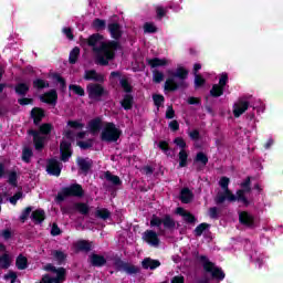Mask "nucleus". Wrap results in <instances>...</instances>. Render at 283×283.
I'll return each instance as SVG.
<instances>
[{
    "label": "nucleus",
    "instance_id": "obj_57",
    "mask_svg": "<svg viewBox=\"0 0 283 283\" xmlns=\"http://www.w3.org/2000/svg\"><path fill=\"white\" fill-rule=\"evenodd\" d=\"M61 154V160L63 163H67L70 158H72V150H60Z\"/></svg>",
    "mask_w": 283,
    "mask_h": 283
},
{
    "label": "nucleus",
    "instance_id": "obj_37",
    "mask_svg": "<svg viewBox=\"0 0 283 283\" xmlns=\"http://www.w3.org/2000/svg\"><path fill=\"white\" fill-rule=\"evenodd\" d=\"M15 266L19 271H25L28 269V258L19 254L15 259Z\"/></svg>",
    "mask_w": 283,
    "mask_h": 283
},
{
    "label": "nucleus",
    "instance_id": "obj_20",
    "mask_svg": "<svg viewBox=\"0 0 283 283\" xmlns=\"http://www.w3.org/2000/svg\"><path fill=\"white\" fill-rule=\"evenodd\" d=\"M249 109V102L240 101L233 105V114L235 118H240L244 112Z\"/></svg>",
    "mask_w": 283,
    "mask_h": 283
},
{
    "label": "nucleus",
    "instance_id": "obj_24",
    "mask_svg": "<svg viewBox=\"0 0 283 283\" xmlns=\"http://www.w3.org/2000/svg\"><path fill=\"white\" fill-rule=\"evenodd\" d=\"M73 211H77L81 216H90V206L85 202H75L73 205Z\"/></svg>",
    "mask_w": 283,
    "mask_h": 283
},
{
    "label": "nucleus",
    "instance_id": "obj_58",
    "mask_svg": "<svg viewBox=\"0 0 283 283\" xmlns=\"http://www.w3.org/2000/svg\"><path fill=\"white\" fill-rule=\"evenodd\" d=\"M224 200H229V196H227V192L226 191H224V193L219 192L216 197L217 205H222V202H224Z\"/></svg>",
    "mask_w": 283,
    "mask_h": 283
},
{
    "label": "nucleus",
    "instance_id": "obj_13",
    "mask_svg": "<svg viewBox=\"0 0 283 283\" xmlns=\"http://www.w3.org/2000/svg\"><path fill=\"white\" fill-rule=\"evenodd\" d=\"M29 136L33 137V145L36 151H43L45 148V137L39 135V130L29 129Z\"/></svg>",
    "mask_w": 283,
    "mask_h": 283
},
{
    "label": "nucleus",
    "instance_id": "obj_33",
    "mask_svg": "<svg viewBox=\"0 0 283 283\" xmlns=\"http://www.w3.org/2000/svg\"><path fill=\"white\" fill-rule=\"evenodd\" d=\"M39 127V135L42 134V136H50L52 134V129H54V126L50 123H43L38 126Z\"/></svg>",
    "mask_w": 283,
    "mask_h": 283
},
{
    "label": "nucleus",
    "instance_id": "obj_53",
    "mask_svg": "<svg viewBox=\"0 0 283 283\" xmlns=\"http://www.w3.org/2000/svg\"><path fill=\"white\" fill-rule=\"evenodd\" d=\"M209 224L207 223H200L196 229H195V235L200 237L205 231H207V228Z\"/></svg>",
    "mask_w": 283,
    "mask_h": 283
},
{
    "label": "nucleus",
    "instance_id": "obj_34",
    "mask_svg": "<svg viewBox=\"0 0 283 283\" xmlns=\"http://www.w3.org/2000/svg\"><path fill=\"white\" fill-rule=\"evenodd\" d=\"M78 56H81V49L78 46H75L70 52L69 63L71 65H76V63L78 61Z\"/></svg>",
    "mask_w": 283,
    "mask_h": 283
},
{
    "label": "nucleus",
    "instance_id": "obj_40",
    "mask_svg": "<svg viewBox=\"0 0 283 283\" xmlns=\"http://www.w3.org/2000/svg\"><path fill=\"white\" fill-rule=\"evenodd\" d=\"M122 271H124L125 273H128V275H134V274L138 273L140 271V269H138V266H135L133 264L123 263Z\"/></svg>",
    "mask_w": 283,
    "mask_h": 283
},
{
    "label": "nucleus",
    "instance_id": "obj_17",
    "mask_svg": "<svg viewBox=\"0 0 283 283\" xmlns=\"http://www.w3.org/2000/svg\"><path fill=\"white\" fill-rule=\"evenodd\" d=\"M76 163L80 171H82L84 176H87L90 174L92 166L94 165V161H92V159L83 157H78Z\"/></svg>",
    "mask_w": 283,
    "mask_h": 283
},
{
    "label": "nucleus",
    "instance_id": "obj_8",
    "mask_svg": "<svg viewBox=\"0 0 283 283\" xmlns=\"http://www.w3.org/2000/svg\"><path fill=\"white\" fill-rule=\"evenodd\" d=\"M242 189L237 192L235 200H239V202H243L245 207L249 205V200L247 197H244L245 193L251 192V177H248L244 182L241 184Z\"/></svg>",
    "mask_w": 283,
    "mask_h": 283
},
{
    "label": "nucleus",
    "instance_id": "obj_59",
    "mask_svg": "<svg viewBox=\"0 0 283 283\" xmlns=\"http://www.w3.org/2000/svg\"><path fill=\"white\" fill-rule=\"evenodd\" d=\"M19 105L25 106V105H33L34 99L30 97H21L18 99Z\"/></svg>",
    "mask_w": 283,
    "mask_h": 283
},
{
    "label": "nucleus",
    "instance_id": "obj_1",
    "mask_svg": "<svg viewBox=\"0 0 283 283\" xmlns=\"http://www.w3.org/2000/svg\"><path fill=\"white\" fill-rule=\"evenodd\" d=\"M88 48H92L93 54H95L96 65H107V41L101 33H93L86 40Z\"/></svg>",
    "mask_w": 283,
    "mask_h": 283
},
{
    "label": "nucleus",
    "instance_id": "obj_56",
    "mask_svg": "<svg viewBox=\"0 0 283 283\" xmlns=\"http://www.w3.org/2000/svg\"><path fill=\"white\" fill-rule=\"evenodd\" d=\"M153 99H154V103H155L157 109H159L160 105H163V103H165V96H163V95H154Z\"/></svg>",
    "mask_w": 283,
    "mask_h": 283
},
{
    "label": "nucleus",
    "instance_id": "obj_16",
    "mask_svg": "<svg viewBox=\"0 0 283 283\" xmlns=\"http://www.w3.org/2000/svg\"><path fill=\"white\" fill-rule=\"evenodd\" d=\"M41 103H46V105H56V103L59 102V93H56V90H51L46 93H44L41 97H40Z\"/></svg>",
    "mask_w": 283,
    "mask_h": 283
},
{
    "label": "nucleus",
    "instance_id": "obj_30",
    "mask_svg": "<svg viewBox=\"0 0 283 283\" xmlns=\"http://www.w3.org/2000/svg\"><path fill=\"white\" fill-rule=\"evenodd\" d=\"M142 266L144 269H150V271H154V269H158V266H160V261L147 258L142 262Z\"/></svg>",
    "mask_w": 283,
    "mask_h": 283
},
{
    "label": "nucleus",
    "instance_id": "obj_64",
    "mask_svg": "<svg viewBox=\"0 0 283 283\" xmlns=\"http://www.w3.org/2000/svg\"><path fill=\"white\" fill-rule=\"evenodd\" d=\"M40 282L41 283H54V277L50 276V274H44Z\"/></svg>",
    "mask_w": 283,
    "mask_h": 283
},
{
    "label": "nucleus",
    "instance_id": "obj_51",
    "mask_svg": "<svg viewBox=\"0 0 283 283\" xmlns=\"http://www.w3.org/2000/svg\"><path fill=\"white\" fill-rule=\"evenodd\" d=\"M195 163H201L205 167L207 163H209V158L207 157V155H205V153H198L195 158Z\"/></svg>",
    "mask_w": 283,
    "mask_h": 283
},
{
    "label": "nucleus",
    "instance_id": "obj_46",
    "mask_svg": "<svg viewBox=\"0 0 283 283\" xmlns=\"http://www.w3.org/2000/svg\"><path fill=\"white\" fill-rule=\"evenodd\" d=\"M77 147L83 150L92 149L94 147V139H87L86 142H77Z\"/></svg>",
    "mask_w": 283,
    "mask_h": 283
},
{
    "label": "nucleus",
    "instance_id": "obj_32",
    "mask_svg": "<svg viewBox=\"0 0 283 283\" xmlns=\"http://www.w3.org/2000/svg\"><path fill=\"white\" fill-rule=\"evenodd\" d=\"M120 45L118 44V41H112L107 44V60L114 59V54L116 50H118Z\"/></svg>",
    "mask_w": 283,
    "mask_h": 283
},
{
    "label": "nucleus",
    "instance_id": "obj_7",
    "mask_svg": "<svg viewBox=\"0 0 283 283\" xmlns=\"http://www.w3.org/2000/svg\"><path fill=\"white\" fill-rule=\"evenodd\" d=\"M201 262H203L205 271H207V273H211L212 277H216L217 280H224V272H222V269L216 266V264L207 260L205 256H201Z\"/></svg>",
    "mask_w": 283,
    "mask_h": 283
},
{
    "label": "nucleus",
    "instance_id": "obj_18",
    "mask_svg": "<svg viewBox=\"0 0 283 283\" xmlns=\"http://www.w3.org/2000/svg\"><path fill=\"white\" fill-rule=\"evenodd\" d=\"M44 117H45V109L41 107H33L31 109V118L33 119V125H35V127H39V125H41Z\"/></svg>",
    "mask_w": 283,
    "mask_h": 283
},
{
    "label": "nucleus",
    "instance_id": "obj_43",
    "mask_svg": "<svg viewBox=\"0 0 283 283\" xmlns=\"http://www.w3.org/2000/svg\"><path fill=\"white\" fill-rule=\"evenodd\" d=\"M8 182L11 185V187H18V185H19V175L17 174L15 170L9 171Z\"/></svg>",
    "mask_w": 283,
    "mask_h": 283
},
{
    "label": "nucleus",
    "instance_id": "obj_28",
    "mask_svg": "<svg viewBox=\"0 0 283 283\" xmlns=\"http://www.w3.org/2000/svg\"><path fill=\"white\" fill-rule=\"evenodd\" d=\"M9 266H12V258L8 252H4L0 255V269L6 271Z\"/></svg>",
    "mask_w": 283,
    "mask_h": 283
},
{
    "label": "nucleus",
    "instance_id": "obj_14",
    "mask_svg": "<svg viewBox=\"0 0 283 283\" xmlns=\"http://www.w3.org/2000/svg\"><path fill=\"white\" fill-rule=\"evenodd\" d=\"M107 180L111 185H113L108 186V191L111 192L112 198H116V191H118V187L122 185L120 178L107 172Z\"/></svg>",
    "mask_w": 283,
    "mask_h": 283
},
{
    "label": "nucleus",
    "instance_id": "obj_52",
    "mask_svg": "<svg viewBox=\"0 0 283 283\" xmlns=\"http://www.w3.org/2000/svg\"><path fill=\"white\" fill-rule=\"evenodd\" d=\"M67 126L71 127V129H83L85 124L81 123L80 120H69Z\"/></svg>",
    "mask_w": 283,
    "mask_h": 283
},
{
    "label": "nucleus",
    "instance_id": "obj_5",
    "mask_svg": "<svg viewBox=\"0 0 283 283\" xmlns=\"http://www.w3.org/2000/svg\"><path fill=\"white\" fill-rule=\"evenodd\" d=\"M163 224L165 229H169L170 231L176 229V221L171 218V216L166 214L163 219H160L158 216L154 214L150 220V227H157L159 233H165V230L161 228Z\"/></svg>",
    "mask_w": 283,
    "mask_h": 283
},
{
    "label": "nucleus",
    "instance_id": "obj_55",
    "mask_svg": "<svg viewBox=\"0 0 283 283\" xmlns=\"http://www.w3.org/2000/svg\"><path fill=\"white\" fill-rule=\"evenodd\" d=\"M60 151H72V143L62 140L60 143Z\"/></svg>",
    "mask_w": 283,
    "mask_h": 283
},
{
    "label": "nucleus",
    "instance_id": "obj_26",
    "mask_svg": "<svg viewBox=\"0 0 283 283\" xmlns=\"http://www.w3.org/2000/svg\"><path fill=\"white\" fill-rule=\"evenodd\" d=\"M177 213L178 216L184 217L185 222H188V224H193L196 222V217L184 208H177Z\"/></svg>",
    "mask_w": 283,
    "mask_h": 283
},
{
    "label": "nucleus",
    "instance_id": "obj_42",
    "mask_svg": "<svg viewBox=\"0 0 283 283\" xmlns=\"http://www.w3.org/2000/svg\"><path fill=\"white\" fill-rule=\"evenodd\" d=\"M33 87L34 90H45L50 87V83L43 78H36L33 81Z\"/></svg>",
    "mask_w": 283,
    "mask_h": 283
},
{
    "label": "nucleus",
    "instance_id": "obj_22",
    "mask_svg": "<svg viewBox=\"0 0 283 283\" xmlns=\"http://www.w3.org/2000/svg\"><path fill=\"white\" fill-rule=\"evenodd\" d=\"M30 218L34 224H43L45 222V210L36 209L31 212Z\"/></svg>",
    "mask_w": 283,
    "mask_h": 283
},
{
    "label": "nucleus",
    "instance_id": "obj_61",
    "mask_svg": "<svg viewBox=\"0 0 283 283\" xmlns=\"http://www.w3.org/2000/svg\"><path fill=\"white\" fill-rule=\"evenodd\" d=\"M63 34H65L66 39H69V41H74V33L72 32V28H64L62 30Z\"/></svg>",
    "mask_w": 283,
    "mask_h": 283
},
{
    "label": "nucleus",
    "instance_id": "obj_27",
    "mask_svg": "<svg viewBox=\"0 0 283 283\" xmlns=\"http://www.w3.org/2000/svg\"><path fill=\"white\" fill-rule=\"evenodd\" d=\"M75 249H77V251H82L84 253H90V251H92V242H90L87 240H80L76 242Z\"/></svg>",
    "mask_w": 283,
    "mask_h": 283
},
{
    "label": "nucleus",
    "instance_id": "obj_2",
    "mask_svg": "<svg viewBox=\"0 0 283 283\" xmlns=\"http://www.w3.org/2000/svg\"><path fill=\"white\" fill-rule=\"evenodd\" d=\"M168 78L165 82L164 90L168 92H176L180 87H188L187 77L189 76V71L180 66L174 72V70L167 71Z\"/></svg>",
    "mask_w": 283,
    "mask_h": 283
},
{
    "label": "nucleus",
    "instance_id": "obj_23",
    "mask_svg": "<svg viewBox=\"0 0 283 283\" xmlns=\"http://www.w3.org/2000/svg\"><path fill=\"white\" fill-rule=\"evenodd\" d=\"M147 63H148V65H150V67H165V66L169 65V63H171V61H169L168 59L154 57V59H148Z\"/></svg>",
    "mask_w": 283,
    "mask_h": 283
},
{
    "label": "nucleus",
    "instance_id": "obj_49",
    "mask_svg": "<svg viewBox=\"0 0 283 283\" xmlns=\"http://www.w3.org/2000/svg\"><path fill=\"white\" fill-rule=\"evenodd\" d=\"M105 25H106L105 20H101L98 18H96L92 23V28H94V30H96L97 32L98 30H105Z\"/></svg>",
    "mask_w": 283,
    "mask_h": 283
},
{
    "label": "nucleus",
    "instance_id": "obj_35",
    "mask_svg": "<svg viewBox=\"0 0 283 283\" xmlns=\"http://www.w3.org/2000/svg\"><path fill=\"white\" fill-rule=\"evenodd\" d=\"M54 273H56V276L53 277L54 283L65 282V277L67 276V270L65 268H57Z\"/></svg>",
    "mask_w": 283,
    "mask_h": 283
},
{
    "label": "nucleus",
    "instance_id": "obj_41",
    "mask_svg": "<svg viewBox=\"0 0 283 283\" xmlns=\"http://www.w3.org/2000/svg\"><path fill=\"white\" fill-rule=\"evenodd\" d=\"M52 77L53 81H56V83L60 84L62 92H65V90H67V82L63 76H61L59 73H53Z\"/></svg>",
    "mask_w": 283,
    "mask_h": 283
},
{
    "label": "nucleus",
    "instance_id": "obj_48",
    "mask_svg": "<svg viewBox=\"0 0 283 283\" xmlns=\"http://www.w3.org/2000/svg\"><path fill=\"white\" fill-rule=\"evenodd\" d=\"M69 90H72L77 96H85V88H83L81 85L71 84Z\"/></svg>",
    "mask_w": 283,
    "mask_h": 283
},
{
    "label": "nucleus",
    "instance_id": "obj_3",
    "mask_svg": "<svg viewBox=\"0 0 283 283\" xmlns=\"http://www.w3.org/2000/svg\"><path fill=\"white\" fill-rule=\"evenodd\" d=\"M85 196V190L81 184H72L69 187L62 188L55 198L56 202H64L66 198H83Z\"/></svg>",
    "mask_w": 283,
    "mask_h": 283
},
{
    "label": "nucleus",
    "instance_id": "obj_6",
    "mask_svg": "<svg viewBox=\"0 0 283 283\" xmlns=\"http://www.w3.org/2000/svg\"><path fill=\"white\" fill-rule=\"evenodd\" d=\"M86 92L91 101H101L105 94V87L98 83H90L86 85Z\"/></svg>",
    "mask_w": 283,
    "mask_h": 283
},
{
    "label": "nucleus",
    "instance_id": "obj_31",
    "mask_svg": "<svg viewBox=\"0 0 283 283\" xmlns=\"http://www.w3.org/2000/svg\"><path fill=\"white\" fill-rule=\"evenodd\" d=\"M180 200L184 205H189L193 200V192L189 188H184L180 193Z\"/></svg>",
    "mask_w": 283,
    "mask_h": 283
},
{
    "label": "nucleus",
    "instance_id": "obj_60",
    "mask_svg": "<svg viewBox=\"0 0 283 283\" xmlns=\"http://www.w3.org/2000/svg\"><path fill=\"white\" fill-rule=\"evenodd\" d=\"M17 272L14 271H9L7 274H4V280H11V283H15L17 282Z\"/></svg>",
    "mask_w": 283,
    "mask_h": 283
},
{
    "label": "nucleus",
    "instance_id": "obj_19",
    "mask_svg": "<svg viewBox=\"0 0 283 283\" xmlns=\"http://www.w3.org/2000/svg\"><path fill=\"white\" fill-rule=\"evenodd\" d=\"M88 262L91 266H95L96 269H101V266H105L107 264V259H105L101 254L92 253L88 256Z\"/></svg>",
    "mask_w": 283,
    "mask_h": 283
},
{
    "label": "nucleus",
    "instance_id": "obj_11",
    "mask_svg": "<svg viewBox=\"0 0 283 283\" xmlns=\"http://www.w3.org/2000/svg\"><path fill=\"white\" fill-rule=\"evenodd\" d=\"M142 238L149 247H154L155 249L160 247V238H158V233L154 230H146Z\"/></svg>",
    "mask_w": 283,
    "mask_h": 283
},
{
    "label": "nucleus",
    "instance_id": "obj_29",
    "mask_svg": "<svg viewBox=\"0 0 283 283\" xmlns=\"http://www.w3.org/2000/svg\"><path fill=\"white\" fill-rule=\"evenodd\" d=\"M14 92L18 96H27L28 92H30V85L27 83H18L14 86Z\"/></svg>",
    "mask_w": 283,
    "mask_h": 283
},
{
    "label": "nucleus",
    "instance_id": "obj_47",
    "mask_svg": "<svg viewBox=\"0 0 283 283\" xmlns=\"http://www.w3.org/2000/svg\"><path fill=\"white\" fill-rule=\"evenodd\" d=\"M187 158H189L187 150L181 149L179 151V167H187Z\"/></svg>",
    "mask_w": 283,
    "mask_h": 283
},
{
    "label": "nucleus",
    "instance_id": "obj_62",
    "mask_svg": "<svg viewBox=\"0 0 283 283\" xmlns=\"http://www.w3.org/2000/svg\"><path fill=\"white\" fill-rule=\"evenodd\" d=\"M144 32H148V33H154L156 32V25H154V23H145L144 24Z\"/></svg>",
    "mask_w": 283,
    "mask_h": 283
},
{
    "label": "nucleus",
    "instance_id": "obj_50",
    "mask_svg": "<svg viewBox=\"0 0 283 283\" xmlns=\"http://www.w3.org/2000/svg\"><path fill=\"white\" fill-rule=\"evenodd\" d=\"M153 81L154 83H163L165 81V74L158 70L153 72Z\"/></svg>",
    "mask_w": 283,
    "mask_h": 283
},
{
    "label": "nucleus",
    "instance_id": "obj_38",
    "mask_svg": "<svg viewBox=\"0 0 283 283\" xmlns=\"http://www.w3.org/2000/svg\"><path fill=\"white\" fill-rule=\"evenodd\" d=\"M52 255L54 260H56L57 264L61 266L62 264H65V261L67 260V254H65L61 250H55L52 252Z\"/></svg>",
    "mask_w": 283,
    "mask_h": 283
},
{
    "label": "nucleus",
    "instance_id": "obj_39",
    "mask_svg": "<svg viewBox=\"0 0 283 283\" xmlns=\"http://www.w3.org/2000/svg\"><path fill=\"white\" fill-rule=\"evenodd\" d=\"M32 156H34V153L32 151V148L24 147L23 150H22V161L27 163V165H29V163L32 161Z\"/></svg>",
    "mask_w": 283,
    "mask_h": 283
},
{
    "label": "nucleus",
    "instance_id": "obj_12",
    "mask_svg": "<svg viewBox=\"0 0 283 283\" xmlns=\"http://www.w3.org/2000/svg\"><path fill=\"white\" fill-rule=\"evenodd\" d=\"M229 81V76L227 75V73L221 74V77L219 80V85L214 84L212 86V90L210 91L211 96L218 97V96H222V94H224V85H227Z\"/></svg>",
    "mask_w": 283,
    "mask_h": 283
},
{
    "label": "nucleus",
    "instance_id": "obj_36",
    "mask_svg": "<svg viewBox=\"0 0 283 283\" xmlns=\"http://www.w3.org/2000/svg\"><path fill=\"white\" fill-rule=\"evenodd\" d=\"M239 220L245 227H253V217L249 212H240Z\"/></svg>",
    "mask_w": 283,
    "mask_h": 283
},
{
    "label": "nucleus",
    "instance_id": "obj_15",
    "mask_svg": "<svg viewBox=\"0 0 283 283\" xmlns=\"http://www.w3.org/2000/svg\"><path fill=\"white\" fill-rule=\"evenodd\" d=\"M83 78L84 81H93L94 83H105V75L96 72V70H86Z\"/></svg>",
    "mask_w": 283,
    "mask_h": 283
},
{
    "label": "nucleus",
    "instance_id": "obj_10",
    "mask_svg": "<svg viewBox=\"0 0 283 283\" xmlns=\"http://www.w3.org/2000/svg\"><path fill=\"white\" fill-rule=\"evenodd\" d=\"M122 134L123 130H120L116 124H107V143H118V138H120Z\"/></svg>",
    "mask_w": 283,
    "mask_h": 283
},
{
    "label": "nucleus",
    "instance_id": "obj_45",
    "mask_svg": "<svg viewBox=\"0 0 283 283\" xmlns=\"http://www.w3.org/2000/svg\"><path fill=\"white\" fill-rule=\"evenodd\" d=\"M30 213H32L31 206H29L22 210L20 218H19V220L22 224H25V221L28 220V218H30Z\"/></svg>",
    "mask_w": 283,
    "mask_h": 283
},
{
    "label": "nucleus",
    "instance_id": "obj_21",
    "mask_svg": "<svg viewBox=\"0 0 283 283\" xmlns=\"http://www.w3.org/2000/svg\"><path fill=\"white\" fill-rule=\"evenodd\" d=\"M229 182H230V180L228 177H222L219 181V185H220L221 189H223V191L228 196V200L230 202H235V196L233 193H231V190H229Z\"/></svg>",
    "mask_w": 283,
    "mask_h": 283
},
{
    "label": "nucleus",
    "instance_id": "obj_9",
    "mask_svg": "<svg viewBox=\"0 0 283 283\" xmlns=\"http://www.w3.org/2000/svg\"><path fill=\"white\" fill-rule=\"evenodd\" d=\"M62 169L63 164H61V161H59L57 159L51 158L48 160L46 174H49V176H55L56 178H59V176H61Z\"/></svg>",
    "mask_w": 283,
    "mask_h": 283
},
{
    "label": "nucleus",
    "instance_id": "obj_54",
    "mask_svg": "<svg viewBox=\"0 0 283 283\" xmlns=\"http://www.w3.org/2000/svg\"><path fill=\"white\" fill-rule=\"evenodd\" d=\"M21 198H23V191H18L12 197L9 198V201L11 205H17V202H19Z\"/></svg>",
    "mask_w": 283,
    "mask_h": 283
},
{
    "label": "nucleus",
    "instance_id": "obj_63",
    "mask_svg": "<svg viewBox=\"0 0 283 283\" xmlns=\"http://www.w3.org/2000/svg\"><path fill=\"white\" fill-rule=\"evenodd\" d=\"M201 85H205V80L199 74L195 75V87H201Z\"/></svg>",
    "mask_w": 283,
    "mask_h": 283
},
{
    "label": "nucleus",
    "instance_id": "obj_25",
    "mask_svg": "<svg viewBox=\"0 0 283 283\" xmlns=\"http://www.w3.org/2000/svg\"><path fill=\"white\" fill-rule=\"evenodd\" d=\"M111 36L115 39V41H118L120 36H123V31L120 30V24L118 23H112L108 27Z\"/></svg>",
    "mask_w": 283,
    "mask_h": 283
},
{
    "label": "nucleus",
    "instance_id": "obj_44",
    "mask_svg": "<svg viewBox=\"0 0 283 283\" xmlns=\"http://www.w3.org/2000/svg\"><path fill=\"white\" fill-rule=\"evenodd\" d=\"M120 103L124 109H132V106L134 105V97H132L129 94H126Z\"/></svg>",
    "mask_w": 283,
    "mask_h": 283
},
{
    "label": "nucleus",
    "instance_id": "obj_4",
    "mask_svg": "<svg viewBox=\"0 0 283 283\" xmlns=\"http://www.w3.org/2000/svg\"><path fill=\"white\" fill-rule=\"evenodd\" d=\"M86 129L91 136H98V134L102 132L101 140L107 143V124H103V118L95 117L88 120Z\"/></svg>",
    "mask_w": 283,
    "mask_h": 283
}]
</instances>
